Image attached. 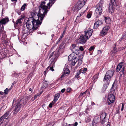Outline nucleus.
Wrapping results in <instances>:
<instances>
[{
	"instance_id": "1",
	"label": "nucleus",
	"mask_w": 126,
	"mask_h": 126,
	"mask_svg": "<svg viewBox=\"0 0 126 126\" xmlns=\"http://www.w3.org/2000/svg\"><path fill=\"white\" fill-rule=\"evenodd\" d=\"M28 98H26L25 100H23V102L22 103H21L20 101H16V99L14 98L13 102V104L14 105V108L13 111L14 114H16L20 110L21 107H23L27 103Z\"/></svg>"
},
{
	"instance_id": "2",
	"label": "nucleus",
	"mask_w": 126,
	"mask_h": 126,
	"mask_svg": "<svg viewBox=\"0 0 126 126\" xmlns=\"http://www.w3.org/2000/svg\"><path fill=\"white\" fill-rule=\"evenodd\" d=\"M113 87L114 85L113 84L110 89V93L108 95V98L106 102V104L108 105H112L115 100V97L113 94L115 92L114 90L113 89Z\"/></svg>"
},
{
	"instance_id": "3",
	"label": "nucleus",
	"mask_w": 126,
	"mask_h": 126,
	"mask_svg": "<svg viewBox=\"0 0 126 126\" xmlns=\"http://www.w3.org/2000/svg\"><path fill=\"white\" fill-rule=\"evenodd\" d=\"M83 57V56L81 54L79 55L78 56V59L77 58V57L74 55V54H70L68 57L69 61L72 60V65L74 66L76 63L77 62L78 60H81Z\"/></svg>"
},
{
	"instance_id": "4",
	"label": "nucleus",
	"mask_w": 126,
	"mask_h": 126,
	"mask_svg": "<svg viewBox=\"0 0 126 126\" xmlns=\"http://www.w3.org/2000/svg\"><path fill=\"white\" fill-rule=\"evenodd\" d=\"M10 114L9 111L6 112L1 117L2 118L3 120L2 122L1 123L0 125L2 126H6L8 123L9 121V116Z\"/></svg>"
},
{
	"instance_id": "5",
	"label": "nucleus",
	"mask_w": 126,
	"mask_h": 126,
	"mask_svg": "<svg viewBox=\"0 0 126 126\" xmlns=\"http://www.w3.org/2000/svg\"><path fill=\"white\" fill-rule=\"evenodd\" d=\"M102 2H99L97 5V8L96 9L94 13V15L97 18L102 14V7L103 6Z\"/></svg>"
},
{
	"instance_id": "6",
	"label": "nucleus",
	"mask_w": 126,
	"mask_h": 126,
	"mask_svg": "<svg viewBox=\"0 0 126 126\" xmlns=\"http://www.w3.org/2000/svg\"><path fill=\"white\" fill-rule=\"evenodd\" d=\"M87 0H79L74 7L75 10L80 9L85 5Z\"/></svg>"
},
{
	"instance_id": "7",
	"label": "nucleus",
	"mask_w": 126,
	"mask_h": 126,
	"mask_svg": "<svg viewBox=\"0 0 126 126\" xmlns=\"http://www.w3.org/2000/svg\"><path fill=\"white\" fill-rule=\"evenodd\" d=\"M59 54L57 51H56L53 52L51 53L49 57V59L51 57H53L50 60V62H53V63H55L56 61L58 56Z\"/></svg>"
},
{
	"instance_id": "8",
	"label": "nucleus",
	"mask_w": 126,
	"mask_h": 126,
	"mask_svg": "<svg viewBox=\"0 0 126 126\" xmlns=\"http://www.w3.org/2000/svg\"><path fill=\"white\" fill-rule=\"evenodd\" d=\"M114 72L112 70H108L106 73L104 79L106 80H109L113 76Z\"/></svg>"
},
{
	"instance_id": "9",
	"label": "nucleus",
	"mask_w": 126,
	"mask_h": 126,
	"mask_svg": "<svg viewBox=\"0 0 126 126\" xmlns=\"http://www.w3.org/2000/svg\"><path fill=\"white\" fill-rule=\"evenodd\" d=\"M116 5V2L115 0H110V3L108 9L110 13H111L113 12V7Z\"/></svg>"
},
{
	"instance_id": "10",
	"label": "nucleus",
	"mask_w": 126,
	"mask_h": 126,
	"mask_svg": "<svg viewBox=\"0 0 126 126\" xmlns=\"http://www.w3.org/2000/svg\"><path fill=\"white\" fill-rule=\"evenodd\" d=\"M110 27L109 26H106L104 27L100 32V36H104L106 35Z\"/></svg>"
},
{
	"instance_id": "11",
	"label": "nucleus",
	"mask_w": 126,
	"mask_h": 126,
	"mask_svg": "<svg viewBox=\"0 0 126 126\" xmlns=\"http://www.w3.org/2000/svg\"><path fill=\"white\" fill-rule=\"evenodd\" d=\"M88 39L84 35L82 34L78 39V42L79 43L83 44L85 43Z\"/></svg>"
},
{
	"instance_id": "12",
	"label": "nucleus",
	"mask_w": 126,
	"mask_h": 126,
	"mask_svg": "<svg viewBox=\"0 0 126 126\" xmlns=\"http://www.w3.org/2000/svg\"><path fill=\"white\" fill-rule=\"evenodd\" d=\"M79 47L75 44H72L71 47L72 51L76 55L79 54Z\"/></svg>"
},
{
	"instance_id": "13",
	"label": "nucleus",
	"mask_w": 126,
	"mask_h": 126,
	"mask_svg": "<svg viewBox=\"0 0 126 126\" xmlns=\"http://www.w3.org/2000/svg\"><path fill=\"white\" fill-rule=\"evenodd\" d=\"M93 32V29H91L90 28H89L87 31H85L84 32V36L88 39L91 36Z\"/></svg>"
},
{
	"instance_id": "14",
	"label": "nucleus",
	"mask_w": 126,
	"mask_h": 126,
	"mask_svg": "<svg viewBox=\"0 0 126 126\" xmlns=\"http://www.w3.org/2000/svg\"><path fill=\"white\" fill-rule=\"evenodd\" d=\"M100 122V119L99 117L95 118L92 122V126H96L97 124Z\"/></svg>"
},
{
	"instance_id": "15",
	"label": "nucleus",
	"mask_w": 126,
	"mask_h": 126,
	"mask_svg": "<svg viewBox=\"0 0 126 126\" xmlns=\"http://www.w3.org/2000/svg\"><path fill=\"white\" fill-rule=\"evenodd\" d=\"M9 21L8 18L6 17L5 18H3L0 21V23H1V24L5 25Z\"/></svg>"
},
{
	"instance_id": "16",
	"label": "nucleus",
	"mask_w": 126,
	"mask_h": 126,
	"mask_svg": "<svg viewBox=\"0 0 126 126\" xmlns=\"http://www.w3.org/2000/svg\"><path fill=\"white\" fill-rule=\"evenodd\" d=\"M64 73L61 76V78H63L64 77L66 76V74H68L69 73V69L67 68H64L63 70Z\"/></svg>"
},
{
	"instance_id": "17",
	"label": "nucleus",
	"mask_w": 126,
	"mask_h": 126,
	"mask_svg": "<svg viewBox=\"0 0 126 126\" xmlns=\"http://www.w3.org/2000/svg\"><path fill=\"white\" fill-rule=\"evenodd\" d=\"M60 96V94L59 93H57L55 94L54 96V99L52 101V103L53 104H54Z\"/></svg>"
},
{
	"instance_id": "18",
	"label": "nucleus",
	"mask_w": 126,
	"mask_h": 126,
	"mask_svg": "<svg viewBox=\"0 0 126 126\" xmlns=\"http://www.w3.org/2000/svg\"><path fill=\"white\" fill-rule=\"evenodd\" d=\"M123 64V63L121 62L119 64L117 65L116 68L117 71L119 72L122 68Z\"/></svg>"
},
{
	"instance_id": "19",
	"label": "nucleus",
	"mask_w": 126,
	"mask_h": 126,
	"mask_svg": "<svg viewBox=\"0 0 126 126\" xmlns=\"http://www.w3.org/2000/svg\"><path fill=\"white\" fill-rule=\"evenodd\" d=\"M24 28L25 29H24V27H23V31L24 34H28V33H30V32H31L29 31V30L27 27L25 28V27H24Z\"/></svg>"
},
{
	"instance_id": "20",
	"label": "nucleus",
	"mask_w": 126,
	"mask_h": 126,
	"mask_svg": "<svg viewBox=\"0 0 126 126\" xmlns=\"http://www.w3.org/2000/svg\"><path fill=\"white\" fill-rule=\"evenodd\" d=\"M22 21L23 18H18L16 21V25H19L22 23Z\"/></svg>"
},
{
	"instance_id": "21",
	"label": "nucleus",
	"mask_w": 126,
	"mask_h": 126,
	"mask_svg": "<svg viewBox=\"0 0 126 126\" xmlns=\"http://www.w3.org/2000/svg\"><path fill=\"white\" fill-rule=\"evenodd\" d=\"M125 70V67L124 66L123 67L122 69L121 70L120 72V75H123L125 74L126 73Z\"/></svg>"
},
{
	"instance_id": "22",
	"label": "nucleus",
	"mask_w": 126,
	"mask_h": 126,
	"mask_svg": "<svg viewBox=\"0 0 126 126\" xmlns=\"http://www.w3.org/2000/svg\"><path fill=\"white\" fill-rule=\"evenodd\" d=\"M53 62H50V64L49 66H50V69L52 71H54V69H53V68L54 67V63H53Z\"/></svg>"
},
{
	"instance_id": "23",
	"label": "nucleus",
	"mask_w": 126,
	"mask_h": 126,
	"mask_svg": "<svg viewBox=\"0 0 126 126\" xmlns=\"http://www.w3.org/2000/svg\"><path fill=\"white\" fill-rule=\"evenodd\" d=\"M105 21L106 23L107 24H110L111 21V20L109 17H105Z\"/></svg>"
},
{
	"instance_id": "24",
	"label": "nucleus",
	"mask_w": 126,
	"mask_h": 126,
	"mask_svg": "<svg viewBox=\"0 0 126 126\" xmlns=\"http://www.w3.org/2000/svg\"><path fill=\"white\" fill-rule=\"evenodd\" d=\"M63 51V50L61 48L59 47L56 49V51H57V52L59 54V53H62Z\"/></svg>"
},
{
	"instance_id": "25",
	"label": "nucleus",
	"mask_w": 126,
	"mask_h": 126,
	"mask_svg": "<svg viewBox=\"0 0 126 126\" xmlns=\"http://www.w3.org/2000/svg\"><path fill=\"white\" fill-rule=\"evenodd\" d=\"M106 116V113H102L100 116V119L102 120H104Z\"/></svg>"
},
{
	"instance_id": "26",
	"label": "nucleus",
	"mask_w": 126,
	"mask_h": 126,
	"mask_svg": "<svg viewBox=\"0 0 126 126\" xmlns=\"http://www.w3.org/2000/svg\"><path fill=\"white\" fill-rule=\"evenodd\" d=\"M87 69L85 68H84L81 69L79 70L81 73L84 74L86 73V72L87 71Z\"/></svg>"
},
{
	"instance_id": "27",
	"label": "nucleus",
	"mask_w": 126,
	"mask_h": 126,
	"mask_svg": "<svg viewBox=\"0 0 126 126\" xmlns=\"http://www.w3.org/2000/svg\"><path fill=\"white\" fill-rule=\"evenodd\" d=\"M91 121V119L90 117H89L87 116L85 118V121L87 123H88L90 122Z\"/></svg>"
},
{
	"instance_id": "28",
	"label": "nucleus",
	"mask_w": 126,
	"mask_h": 126,
	"mask_svg": "<svg viewBox=\"0 0 126 126\" xmlns=\"http://www.w3.org/2000/svg\"><path fill=\"white\" fill-rule=\"evenodd\" d=\"M11 90V88H10L8 89V88H6V89H5L4 91V93L5 94H7L8 93L9 91Z\"/></svg>"
},
{
	"instance_id": "29",
	"label": "nucleus",
	"mask_w": 126,
	"mask_h": 126,
	"mask_svg": "<svg viewBox=\"0 0 126 126\" xmlns=\"http://www.w3.org/2000/svg\"><path fill=\"white\" fill-rule=\"evenodd\" d=\"M59 47L64 50L65 48V45L64 43H61L59 46Z\"/></svg>"
},
{
	"instance_id": "30",
	"label": "nucleus",
	"mask_w": 126,
	"mask_h": 126,
	"mask_svg": "<svg viewBox=\"0 0 126 126\" xmlns=\"http://www.w3.org/2000/svg\"><path fill=\"white\" fill-rule=\"evenodd\" d=\"M107 88L106 85H104L102 89V92H104L106 90Z\"/></svg>"
},
{
	"instance_id": "31",
	"label": "nucleus",
	"mask_w": 126,
	"mask_h": 126,
	"mask_svg": "<svg viewBox=\"0 0 126 126\" xmlns=\"http://www.w3.org/2000/svg\"><path fill=\"white\" fill-rule=\"evenodd\" d=\"M26 6V3L24 4L21 7V10L22 11H24V10L25 9V7Z\"/></svg>"
},
{
	"instance_id": "32",
	"label": "nucleus",
	"mask_w": 126,
	"mask_h": 126,
	"mask_svg": "<svg viewBox=\"0 0 126 126\" xmlns=\"http://www.w3.org/2000/svg\"><path fill=\"white\" fill-rule=\"evenodd\" d=\"M49 66H48L46 69V70L44 72V75H46V73L48 72V70H49Z\"/></svg>"
},
{
	"instance_id": "33",
	"label": "nucleus",
	"mask_w": 126,
	"mask_h": 126,
	"mask_svg": "<svg viewBox=\"0 0 126 126\" xmlns=\"http://www.w3.org/2000/svg\"><path fill=\"white\" fill-rule=\"evenodd\" d=\"M92 14V13L91 12L88 13L87 15V17L88 18H90L91 17Z\"/></svg>"
},
{
	"instance_id": "34",
	"label": "nucleus",
	"mask_w": 126,
	"mask_h": 126,
	"mask_svg": "<svg viewBox=\"0 0 126 126\" xmlns=\"http://www.w3.org/2000/svg\"><path fill=\"white\" fill-rule=\"evenodd\" d=\"M96 24H97V25L99 26L100 25H102V22L100 20H98L95 22Z\"/></svg>"
},
{
	"instance_id": "35",
	"label": "nucleus",
	"mask_w": 126,
	"mask_h": 126,
	"mask_svg": "<svg viewBox=\"0 0 126 126\" xmlns=\"http://www.w3.org/2000/svg\"><path fill=\"white\" fill-rule=\"evenodd\" d=\"M81 72L79 70L77 72V73L76 75H75V77L76 78H78L79 77V75L81 74Z\"/></svg>"
},
{
	"instance_id": "36",
	"label": "nucleus",
	"mask_w": 126,
	"mask_h": 126,
	"mask_svg": "<svg viewBox=\"0 0 126 126\" xmlns=\"http://www.w3.org/2000/svg\"><path fill=\"white\" fill-rule=\"evenodd\" d=\"M118 51V49L115 47L112 50V52L114 53H116L117 51Z\"/></svg>"
},
{
	"instance_id": "37",
	"label": "nucleus",
	"mask_w": 126,
	"mask_h": 126,
	"mask_svg": "<svg viewBox=\"0 0 126 126\" xmlns=\"http://www.w3.org/2000/svg\"><path fill=\"white\" fill-rule=\"evenodd\" d=\"M94 46H91L89 49V51H92L94 50Z\"/></svg>"
},
{
	"instance_id": "38",
	"label": "nucleus",
	"mask_w": 126,
	"mask_h": 126,
	"mask_svg": "<svg viewBox=\"0 0 126 126\" xmlns=\"http://www.w3.org/2000/svg\"><path fill=\"white\" fill-rule=\"evenodd\" d=\"M99 26L98 25H97V24H96L95 22L94 24V29H96Z\"/></svg>"
},
{
	"instance_id": "39",
	"label": "nucleus",
	"mask_w": 126,
	"mask_h": 126,
	"mask_svg": "<svg viewBox=\"0 0 126 126\" xmlns=\"http://www.w3.org/2000/svg\"><path fill=\"white\" fill-rule=\"evenodd\" d=\"M39 95V94H36V95H35L34 97H33V99H32V101H33L35 99H36L37 97Z\"/></svg>"
},
{
	"instance_id": "40",
	"label": "nucleus",
	"mask_w": 126,
	"mask_h": 126,
	"mask_svg": "<svg viewBox=\"0 0 126 126\" xmlns=\"http://www.w3.org/2000/svg\"><path fill=\"white\" fill-rule=\"evenodd\" d=\"M79 50L81 51H83L84 50L83 47L81 46H80L79 47Z\"/></svg>"
},
{
	"instance_id": "41",
	"label": "nucleus",
	"mask_w": 126,
	"mask_h": 126,
	"mask_svg": "<svg viewBox=\"0 0 126 126\" xmlns=\"http://www.w3.org/2000/svg\"><path fill=\"white\" fill-rule=\"evenodd\" d=\"M54 104H53V103H52V101L50 103L49 105V107L50 108H51L52 107V105Z\"/></svg>"
},
{
	"instance_id": "42",
	"label": "nucleus",
	"mask_w": 126,
	"mask_h": 126,
	"mask_svg": "<svg viewBox=\"0 0 126 126\" xmlns=\"http://www.w3.org/2000/svg\"><path fill=\"white\" fill-rule=\"evenodd\" d=\"M84 12H83V13H82V12L80 13H79L80 16H78L77 17H80L81 16H82L83 15V13H84Z\"/></svg>"
},
{
	"instance_id": "43",
	"label": "nucleus",
	"mask_w": 126,
	"mask_h": 126,
	"mask_svg": "<svg viewBox=\"0 0 126 126\" xmlns=\"http://www.w3.org/2000/svg\"><path fill=\"white\" fill-rule=\"evenodd\" d=\"M71 89L70 88H68L67 89V92H70L71 91Z\"/></svg>"
},
{
	"instance_id": "44",
	"label": "nucleus",
	"mask_w": 126,
	"mask_h": 126,
	"mask_svg": "<svg viewBox=\"0 0 126 126\" xmlns=\"http://www.w3.org/2000/svg\"><path fill=\"white\" fill-rule=\"evenodd\" d=\"M124 103H123L122 105V107L121 109V111H123V109L124 108Z\"/></svg>"
},
{
	"instance_id": "45",
	"label": "nucleus",
	"mask_w": 126,
	"mask_h": 126,
	"mask_svg": "<svg viewBox=\"0 0 126 126\" xmlns=\"http://www.w3.org/2000/svg\"><path fill=\"white\" fill-rule=\"evenodd\" d=\"M78 61H79L78 63L79 64H81L82 62V60H78Z\"/></svg>"
},
{
	"instance_id": "46",
	"label": "nucleus",
	"mask_w": 126,
	"mask_h": 126,
	"mask_svg": "<svg viewBox=\"0 0 126 126\" xmlns=\"http://www.w3.org/2000/svg\"><path fill=\"white\" fill-rule=\"evenodd\" d=\"M65 88L62 89L61 91V92L62 93H63L65 91Z\"/></svg>"
},
{
	"instance_id": "47",
	"label": "nucleus",
	"mask_w": 126,
	"mask_h": 126,
	"mask_svg": "<svg viewBox=\"0 0 126 126\" xmlns=\"http://www.w3.org/2000/svg\"><path fill=\"white\" fill-rule=\"evenodd\" d=\"M43 86H44V88L45 87L46 88V87L47 86V84L44 83L43 84Z\"/></svg>"
},
{
	"instance_id": "48",
	"label": "nucleus",
	"mask_w": 126,
	"mask_h": 126,
	"mask_svg": "<svg viewBox=\"0 0 126 126\" xmlns=\"http://www.w3.org/2000/svg\"><path fill=\"white\" fill-rule=\"evenodd\" d=\"M86 91H85V92H84L83 93H81L80 94V96H82V95H83L84 94H86Z\"/></svg>"
},
{
	"instance_id": "49",
	"label": "nucleus",
	"mask_w": 126,
	"mask_h": 126,
	"mask_svg": "<svg viewBox=\"0 0 126 126\" xmlns=\"http://www.w3.org/2000/svg\"><path fill=\"white\" fill-rule=\"evenodd\" d=\"M6 36V34H4L2 36V38H4L5 37V36Z\"/></svg>"
},
{
	"instance_id": "50",
	"label": "nucleus",
	"mask_w": 126,
	"mask_h": 126,
	"mask_svg": "<svg viewBox=\"0 0 126 126\" xmlns=\"http://www.w3.org/2000/svg\"><path fill=\"white\" fill-rule=\"evenodd\" d=\"M78 124V123L77 122H76L73 125V126L74 125V126H77Z\"/></svg>"
},
{
	"instance_id": "51",
	"label": "nucleus",
	"mask_w": 126,
	"mask_h": 126,
	"mask_svg": "<svg viewBox=\"0 0 126 126\" xmlns=\"http://www.w3.org/2000/svg\"><path fill=\"white\" fill-rule=\"evenodd\" d=\"M63 34L62 35H61L60 38H59V41H60V40L61 39L63 38Z\"/></svg>"
},
{
	"instance_id": "52",
	"label": "nucleus",
	"mask_w": 126,
	"mask_h": 126,
	"mask_svg": "<svg viewBox=\"0 0 126 126\" xmlns=\"http://www.w3.org/2000/svg\"><path fill=\"white\" fill-rule=\"evenodd\" d=\"M3 94V92L1 91H0V95H2Z\"/></svg>"
},
{
	"instance_id": "53",
	"label": "nucleus",
	"mask_w": 126,
	"mask_h": 126,
	"mask_svg": "<svg viewBox=\"0 0 126 126\" xmlns=\"http://www.w3.org/2000/svg\"><path fill=\"white\" fill-rule=\"evenodd\" d=\"M94 79H95V78H97V75H95L93 77Z\"/></svg>"
},
{
	"instance_id": "54",
	"label": "nucleus",
	"mask_w": 126,
	"mask_h": 126,
	"mask_svg": "<svg viewBox=\"0 0 126 126\" xmlns=\"http://www.w3.org/2000/svg\"><path fill=\"white\" fill-rule=\"evenodd\" d=\"M95 103L93 102L92 101L91 102V105H95Z\"/></svg>"
},
{
	"instance_id": "55",
	"label": "nucleus",
	"mask_w": 126,
	"mask_h": 126,
	"mask_svg": "<svg viewBox=\"0 0 126 126\" xmlns=\"http://www.w3.org/2000/svg\"><path fill=\"white\" fill-rule=\"evenodd\" d=\"M2 118L0 117V123L1 122H2V121H3L2 119Z\"/></svg>"
},
{
	"instance_id": "56",
	"label": "nucleus",
	"mask_w": 126,
	"mask_h": 126,
	"mask_svg": "<svg viewBox=\"0 0 126 126\" xmlns=\"http://www.w3.org/2000/svg\"><path fill=\"white\" fill-rule=\"evenodd\" d=\"M2 118L0 117V123L1 122H2V121H3L2 119Z\"/></svg>"
},
{
	"instance_id": "57",
	"label": "nucleus",
	"mask_w": 126,
	"mask_h": 126,
	"mask_svg": "<svg viewBox=\"0 0 126 126\" xmlns=\"http://www.w3.org/2000/svg\"><path fill=\"white\" fill-rule=\"evenodd\" d=\"M110 126V123H109L106 126Z\"/></svg>"
},
{
	"instance_id": "58",
	"label": "nucleus",
	"mask_w": 126,
	"mask_h": 126,
	"mask_svg": "<svg viewBox=\"0 0 126 126\" xmlns=\"http://www.w3.org/2000/svg\"><path fill=\"white\" fill-rule=\"evenodd\" d=\"M29 91H31V92H32V89L31 88H29Z\"/></svg>"
},
{
	"instance_id": "59",
	"label": "nucleus",
	"mask_w": 126,
	"mask_h": 126,
	"mask_svg": "<svg viewBox=\"0 0 126 126\" xmlns=\"http://www.w3.org/2000/svg\"><path fill=\"white\" fill-rule=\"evenodd\" d=\"M3 41H4V42H5V43H7V41H6V40H3Z\"/></svg>"
},
{
	"instance_id": "60",
	"label": "nucleus",
	"mask_w": 126,
	"mask_h": 126,
	"mask_svg": "<svg viewBox=\"0 0 126 126\" xmlns=\"http://www.w3.org/2000/svg\"><path fill=\"white\" fill-rule=\"evenodd\" d=\"M17 0H11V1L12 2H14V1H16Z\"/></svg>"
},
{
	"instance_id": "61",
	"label": "nucleus",
	"mask_w": 126,
	"mask_h": 126,
	"mask_svg": "<svg viewBox=\"0 0 126 126\" xmlns=\"http://www.w3.org/2000/svg\"><path fill=\"white\" fill-rule=\"evenodd\" d=\"M25 63H28V62L27 61H25Z\"/></svg>"
},
{
	"instance_id": "62",
	"label": "nucleus",
	"mask_w": 126,
	"mask_h": 126,
	"mask_svg": "<svg viewBox=\"0 0 126 126\" xmlns=\"http://www.w3.org/2000/svg\"><path fill=\"white\" fill-rule=\"evenodd\" d=\"M69 126H73V124H69Z\"/></svg>"
},
{
	"instance_id": "63",
	"label": "nucleus",
	"mask_w": 126,
	"mask_h": 126,
	"mask_svg": "<svg viewBox=\"0 0 126 126\" xmlns=\"http://www.w3.org/2000/svg\"><path fill=\"white\" fill-rule=\"evenodd\" d=\"M13 84L11 86V88H11V89L12 87H13Z\"/></svg>"
},
{
	"instance_id": "64",
	"label": "nucleus",
	"mask_w": 126,
	"mask_h": 126,
	"mask_svg": "<svg viewBox=\"0 0 126 126\" xmlns=\"http://www.w3.org/2000/svg\"><path fill=\"white\" fill-rule=\"evenodd\" d=\"M54 36V35L53 34H52L51 35V36H52V37L53 36Z\"/></svg>"
}]
</instances>
